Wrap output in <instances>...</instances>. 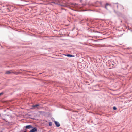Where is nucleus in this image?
<instances>
[{
  "label": "nucleus",
  "mask_w": 132,
  "mask_h": 132,
  "mask_svg": "<svg viewBox=\"0 0 132 132\" xmlns=\"http://www.w3.org/2000/svg\"><path fill=\"white\" fill-rule=\"evenodd\" d=\"M25 131L24 132H26L27 131L26 130V129H31L33 128V127L32 125H29L26 126L25 127Z\"/></svg>",
  "instance_id": "nucleus-1"
},
{
  "label": "nucleus",
  "mask_w": 132,
  "mask_h": 132,
  "mask_svg": "<svg viewBox=\"0 0 132 132\" xmlns=\"http://www.w3.org/2000/svg\"><path fill=\"white\" fill-rule=\"evenodd\" d=\"M32 128V129L29 132H35L37 131V129L36 127H33V128Z\"/></svg>",
  "instance_id": "nucleus-2"
},
{
  "label": "nucleus",
  "mask_w": 132,
  "mask_h": 132,
  "mask_svg": "<svg viewBox=\"0 0 132 132\" xmlns=\"http://www.w3.org/2000/svg\"><path fill=\"white\" fill-rule=\"evenodd\" d=\"M40 105V104H37L35 105H32V106L34 108H35L36 107H37V109H39L40 108L39 107H38V106H39Z\"/></svg>",
  "instance_id": "nucleus-3"
},
{
  "label": "nucleus",
  "mask_w": 132,
  "mask_h": 132,
  "mask_svg": "<svg viewBox=\"0 0 132 132\" xmlns=\"http://www.w3.org/2000/svg\"><path fill=\"white\" fill-rule=\"evenodd\" d=\"M54 123L55 124L56 126L57 127H59L60 126V125L59 123L58 122L55 121H54Z\"/></svg>",
  "instance_id": "nucleus-4"
},
{
  "label": "nucleus",
  "mask_w": 132,
  "mask_h": 132,
  "mask_svg": "<svg viewBox=\"0 0 132 132\" xmlns=\"http://www.w3.org/2000/svg\"><path fill=\"white\" fill-rule=\"evenodd\" d=\"M113 4H114V6H116L117 8H118V6H119V5H118V3H112L111 4V5H112Z\"/></svg>",
  "instance_id": "nucleus-5"
},
{
  "label": "nucleus",
  "mask_w": 132,
  "mask_h": 132,
  "mask_svg": "<svg viewBox=\"0 0 132 132\" xmlns=\"http://www.w3.org/2000/svg\"><path fill=\"white\" fill-rule=\"evenodd\" d=\"M65 56H67L68 57H73L74 56L71 54H68L67 55H65Z\"/></svg>",
  "instance_id": "nucleus-6"
},
{
  "label": "nucleus",
  "mask_w": 132,
  "mask_h": 132,
  "mask_svg": "<svg viewBox=\"0 0 132 132\" xmlns=\"http://www.w3.org/2000/svg\"><path fill=\"white\" fill-rule=\"evenodd\" d=\"M12 72L11 71H6V73L7 74H9L12 73Z\"/></svg>",
  "instance_id": "nucleus-7"
},
{
  "label": "nucleus",
  "mask_w": 132,
  "mask_h": 132,
  "mask_svg": "<svg viewBox=\"0 0 132 132\" xmlns=\"http://www.w3.org/2000/svg\"><path fill=\"white\" fill-rule=\"evenodd\" d=\"M49 125L50 126H51L52 125V123L51 122H50L49 123Z\"/></svg>",
  "instance_id": "nucleus-8"
},
{
  "label": "nucleus",
  "mask_w": 132,
  "mask_h": 132,
  "mask_svg": "<svg viewBox=\"0 0 132 132\" xmlns=\"http://www.w3.org/2000/svg\"><path fill=\"white\" fill-rule=\"evenodd\" d=\"M117 109V108L115 106L113 107V109L114 110H116Z\"/></svg>",
  "instance_id": "nucleus-9"
},
{
  "label": "nucleus",
  "mask_w": 132,
  "mask_h": 132,
  "mask_svg": "<svg viewBox=\"0 0 132 132\" xmlns=\"http://www.w3.org/2000/svg\"><path fill=\"white\" fill-rule=\"evenodd\" d=\"M4 93L3 92H2L0 93V96L3 94H4Z\"/></svg>",
  "instance_id": "nucleus-10"
},
{
  "label": "nucleus",
  "mask_w": 132,
  "mask_h": 132,
  "mask_svg": "<svg viewBox=\"0 0 132 132\" xmlns=\"http://www.w3.org/2000/svg\"><path fill=\"white\" fill-rule=\"evenodd\" d=\"M73 5H74V6H76L78 5L77 4L75 3L74 4H73Z\"/></svg>",
  "instance_id": "nucleus-11"
},
{
  "label": "nucleus",
  "mask_w": 132,
  "mask_h": 132,
  "mask_svg": "<svg viewBox=\"0 0 132 132\" xmlns=\"http://www.w3.org/2000/svg\"><path fill=\"white\" fill-rule=\"evenodd\" d=\"M106 6L108 5H110L108 3H107L106 4Z\"/></svg>",
  "instance_id": "nucleus-12"
},
{
  "label": "nucleus",
  "mask_w": 132,
  "mask_h": 132,
  "mask_svg": "<svg viewBox=\"0 0 132 132\" xmlns=\"http://www.w3.org/2000/svg\"><path fill=\"white\" fill-rule=\"evenodd\" d=\"M107 6L106 5H105V8L106 9H107Z\"/></svg>",
  "instance_id": "nucleus-13"
},
{
  "label": "nucleus",
  "mask_w": 132,
  "mask_h": 132,
  "mask_svg": "<svg viewBox=\"0 0 132 132\" xmlns=\"http://www.w3.org/2000/svg\"><path fill=\"white\" fill-rule=\"evenodd\" d=\"M53 3H54V4H55V2H53Z\"/></svg>",
  "instance_id": "nucleus-14"
}]
</instances>
